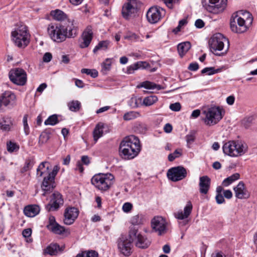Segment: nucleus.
Segmentation results:
<instances>
[{
    "instance_id": "8fccbe9b",
    "label": "nucleus",
    "mask_w": 257,
    "mask_h": 257,
    "mask_svg": "<svg viewBox=\"0 0 257 257\" xmlns=\"http://www.w3.org/2000/svg\"><path fill=\"white\" fill-rule=\"evenodd\" d=\"M7 150L9 152H13L19 150V146L15 143L9 141L7 143Z\"/></svg>"
},
{
    "instance_id": "7ed1b4c3",
    "label": "nucleus",
    "mask_w": 257,
    "mask_h": 257,
    "mask_svg": "<svg viewBox=\"0 0 257 257\" xmlns=\"http://www.w3.org/2000/svg\"><path fill=\"white\" fill-rule=\"evenodd\" d=\"M11 36L12 41L19 48H25L29 44L30 35L25 25H17Z\"/></svg>"
},
{
    "instance_id": "6e6552de",
    "label": "nucleus",
    "mask_w": 257,
    "mask_h": 257,
    "mask_svg": "<svg viewBox=\"0 0 257 257\" xmlns=\"http://www.w3.org/2000/svg\"><path fill=\"white\" fill-rule=\"evenodd\" d=\"M47 31L50 38L55 42L61 43L66 39L63 24L51 23L49 25Z\"/></svg>"
},
{
    "instance_id": "a18cd8bd",
    "label": "nucleus",
    "mask_w": 257,
    "mask_h": 257,
    "mask_svg": "<svg viewBox=\"0 0 257 257\" xmlns=\"http://www.w3.org/2000/svg\"><path fill=\"white\" fill-rule=\"evenodd\" d=\"M254 118L252 116L244 117L241 121L242 125L246 128H248L253 123Z\"/></svg>"
},
{
    "instance_id": "423d86ee",
    "label": "nucleus",
    "mask_w": 257,
    "mask_h": 257,
    "mask_svg": "<svg viewBox=\"0 0 257 257\" xmlns=\"http://www.w3.org/2000/svg\"><path fill=\"white\" fill-rule=\"evenodd\" d=\"M127 237L132 243L135 242L136 246L141 248H147L151 244V241L144 236L139 231L138 228L134 226H131L129 227Z\"/></svg>"
},
{
    "instance_id": "ddd939ff",
    "label": "nucleus",
    "mask_w": 257,
    "mask_h": 257,
    "mask_svg": "<svg viewBox=\"0 0 257 257\" xmlns=\"http://www.w3.org/2000/svg\"><path fill=\"white\" fill-rule=\"evenodd\" d=\"M49 166V162H42L37 169V175L41 177L43 174H48V175L51 177V179H54L59 168L57 165L55 166L52 171L50 173L48 171Z\"/></svg>"
},
{
    "instance_id": "58836bf2",
    "label": "nucleus",
    "mask_w": 257,
    "mask_h": 257,
    "mask_svg": "<svg viewBox=\"0 0 257 257\" xmlns=\"http://www.w3.org/2000/svg\"><path fill=\"white\" fill-rule=\"evenodd\" d=\"M158 101V97L155 95H150L144 98L143 104L145 106H151Z\"/></svg>"
},
{
    "instance_id": "cd10ccee",
    "label": "nucleus",
    "mask_w": 257,
    "mask_h": 257,
    "mask_svg": "<svg viewBox=\"0 0 257 257\" xmlns=\"http://www.w3.org/2000/svg\"><path fill=\"white\" fill-rule=\"evenodd\" d=\"M51 177L48 175L44 178L41 186L43 190L44 191L43 194L44 196L46 195L47 192L51 191L53 188L54 179H51Z\"/></svg>"
},
{
    "instance_id": "bb28decb",
    "label": "nucleus",
    "mask_w": 257,
    "mask_h": 257,
    "mask_svg": "<svg viewBox=\"0 0 257 257\" xmlns=\"http://www.w3.org/2000/svg\"><path fill=\"white\" fill-rule=\"evenodd\" d=\"M13 126V120L10 117L5 116L0 120V128L3 131H10Z\"/></svg>"
},
{
    "instance_id": "e2e57ef3",
    "label": "nucleus",
    "mask_w": 257,
    "mask_h": 257,
    "mask_svg": "<svg viewBox=\"0 0 257 257\" xmlns=\"http://www.w3.org/2000/svg\"><path fill=\"white\" fill-rule=\"evenodd\" d=\"M167 7L172 9L173 8V4L176 3V0H163Z\"/></svg>"
},
{
    "instance_id": "79ce46f5",
    "label": "nucleus",
    "mask_w": 257,
    "mask_h": 257,
    "mask_svg": "<svg viewBox=\"0 0 257 257\" xmlns=\"http://www.w3.org/2000/svg\"><path fill=\"white\" fill-rule=\"evenodd\" d=\"M196 132L195 131H190L188 135L186 136V140L188 147L189 145L193 143L196 139Z\"/></svg>"
},
{
    "instance_id": "4c0bfd02",
    "label": "nucleus",
    "mask_w": 257,
    "mask_h": 257,
    "mask_svg": "<svg viewBox=\"0 0 257 257\" xmlns=\"http://www.w3.org/2000/svg\"><path fill=\"white\" fill-rule=\"evenodd\" d=\"M240 175L238 173H235L231 176L225 179L222 182V185L227 187L235 181L239 179Z\"/></svg>"
},
{
    "instance_id": "f03ea898",
    "label": "nucleus",
    "mask_w": 257,
    "mask_h": 257,
    "mask_svg": "<svg viewBox=\"0 0 257 257\" xmlns=\"http://www.w3.org/2000/svg\"><path fill=\"white\" fill-rule=\"evenodd\" d=\"M208 43L211 52L217 56L225 55L229 49V41L221 33L214 34Z\"/></svg>"
},
{
    "instance_id": "680f3d73",
    "label": "nucleus",
    "mask_w": 257,
    "mask_h": 257,
    "mask_svg": "<svg viewBox=\"0 0 257 257\" xmlns=\"http://www.w3.org/2000/svg\"><path fill=\"white\" fill-rule=\"evenodd\" d=\"M52 58V54L49 52L45 53L43 57V60L45 62H49Z\"/></svg>"
},
{
    "instance_id": "2f4dec72",
    "label": "nucleus",
    "mask_w": 257,
    "mask_h": 257,
    "mask_svg": "<svg viewBox=\"0 0 257 257\" xmlns=\"http://www.w3.org/2000/svg\"><path fill=\"white\" fill-rule=\"evenodd\" d=\"M104 124L102 122H99L95 126L93 132V138L95 142H96L99 138L103 134Z\"/></svg>"
},
{
    "instance_id": "4d7b16f0",
    "label": "nucleus",
    "mask_w": 257,
    "mask_h": 257,
    "mask_svg": "<svg viewBox=\"0 0 257 257\" xmlns=\"http://www.w3.org/2000/svg\"><path fill=\"white\" fill-rule=\"evenodd\" d=\"M187 23V20L185 19H183L181 20H180L179 22V25L178 26H177V27H176V29H175L174 30V32L175 33H177V32H178L179 31H180V29H181V28L185 25Z\"/></svg>"
},
{
    "instance_id": "f257e3e1",
    "label": "nucleus",
    "mask_w": 257,
    "mask_h": 257,
    "mask_svg": "<svg viewBox=\"0 0 257 257\" xmlns=\"http://www.w3.org/2000/svg\"><path fill=\"white\" fill-rule=\"evenodd\" d=\"M140 151V140L134 135L125 137L120 144L119 154L124 159H134L138 155Z\"/></svg>"
},
{
    "instance_id": "bf43d9fd",
    "label": "nucleus",
    "mask_w": 257,
    "mask_h": 257,
    "mask_svg": "<svg viewBox=\"0 0 257 257\" xmlns=\"http://www.w3.org/2000/svg\"><path fill=\"white\" fill-rule=\"evenodd\" d=\"M133 208V205L131 203L126 202L122 206V210L126 213L130 212Z\"/></svg>"
},
{
    "instance_id": "603ef678",
    "label": "nucleus",
    "mask_w": 257,
    "mask_h": 257,
    "mask_svg": "<svg viewBox=\"0 0 257 257\" xmlns=\"http://www.w3.org/2000/svg\"><path fill=\"white\" fill-rule=\"evenodd\" d=\"M24 125V130L26 135H28L30 133V129L28 124V115L25 114L23 119Z\"/></svg>"
},
{
    "instance_id": "0eeeda50",
    "label": "nucleus",
    "mask_w": 257,
    "mask_h": 257,
    "mask_svg": "<svg viewBox=\"0 0 257 257\" xmlns=\"http://www.w3.org/2000/svg\"><path fill=\"white\" fill-rule=\"evenodd\" d=\"M205 117L203 120L207 125L211 126L217 123L222 118V109L219 106H213L203 111Z\"/></svg>"
},
{
    "instance_id": "49530a36",
    "label": "nucleus",
    "mask_w": 257,
    "mask_h": 257,
    "mask_svg": "<svg viewBox=\"0 0 257 257\" xmlns=\"http://www.w3.org/2000/svg\"><path fill=\"white\" fill-rule=\"evenodd\" d=\"M142 99L140 98H137L136 97H133L131 98L129 101V105L132 108H136L139 106V105L141 103Z\"/></svg>"
},
{
    "instance_id": "a211bd4d",
    "label": "nucleus",
    "mask_w": 257,
    "mask_h": 257,
    "mask_svg": "<svg viewBox=\"0 0 257 257\" xmlns=\"http://www.w3.org/2000/svg\"><path fill=\"white\" fill-rule=\"evenodd\" d=\"M63 204V200L62 195L58 192L54 193L49 203L46 206V208L48 211H55L59 208L60 205Z\"/></svg>"
},
{
    "instance_id": "a878e982",
    "label": "nucleus",
    "mask_w": 257,
    "mask_h": 257,
    "mask_svg": "<svg viewBox=\"0 0 257 257\" xmlns=\"http://www.w3.org/2000/svg\"><path fill=\"white\" fill-rule=\"evenodd\" d=\"M234 150L236 152L235 153L236 157L241 156L247 151L246 144L240 141H234Z\"/></svg>"
},
{
    "instance_id": "69168bd1",
    "label": "nucleus",
    "mask_w": 257,
    "mask_h": 257,
    "mask_svg": "<svg viewBox=\"0 0 257 257\" xmlns=\"http://www.w3.org/2000/svg\"><path fill=\"white\" fill-rule=\"evenodd\" d=\"M223 196L226 199H229L232 197V193L230 190H224Z\"/></svg>"
},
{
    "instance_id": "2eb2a0df",
    "label": "nucleus",
    "mask_w": 257,
    "mask_h": 257,
    "mask_svg": "<svg viewBox=\"0 0 257 257\" xmlns=\"http://www.w3.org/2000/svg\"><path fill=\"white\" fill-rule=\"evenodd\" d=\"M227 0H209L206 10L210 13L217 14L222 12L227 5Z\"/></svg>"
},
{
    "instance_id": "c03bdc74",
    "label": "nucleus",
    "mask_w": 257,
    "mask_h": 257,
    "mask_svg": "<svg viewBox=\"0 0 257 257\" xmlns=\"http://www.w3.org/2000/svg\"><path fill=\"white\" fill-rule=\"evenodd\" d=\"M221 71V68L215 69L214 67H206L201 71V73H207V75H210L215 73H219Z\"/></svg>"
},
{
    "instance_id": "c756f323",
    "label": "nucleus",
    "mask_w": 257,
    "mask_h": 257,
    "mask_svg": "<svg viewBox=\"0 0 257 257\" xmlns=\"http://www.w3.org/2000/svg\"><path fill=\"white\" fill-rule=\"evenodd\" d=\"M40 212V208L38 205H31L25 207L24 210V214L30 217H33L37 215Z\"/></svg>"
},
{
    "instance_id": "f8f14e48",
    "label": "nucleus",
    "mask_w": 257,
    "mask_h": 257,
    "mask_svg": "<svg viewBox=\"0 0 257 257\" xmlns=\"http://www.w3.org/2000/svg\"><path fill=\"white\" fill-rule=\"evenodd\" d=\"M186 176V170L182 166L172 168L167 172L168 179L173 182H177L183 180Z\"/></svg>"
},
{
    "instance_id": "5fc2aeb1",
    "label": "nucleus",
    "mask_w": 257,
    "mask_h": 257,
    "mask_svg": "<svg viewBox=\"0 0 257 257\" xmlns=\"http://www.w3.org/2000/svg\"><path fill=\"white\" fill-rule=\"evenodd\" d=\"M181 155V150L179 151L176 150L173 153L170 154L168 156L169 161H173L174 159H176Z\"/></svg>"
},
{
    "instance_id": "473e14b6",
    "label": "nucleus",
    "mask_w": 257,
    "mask_h": 257,
    "mask_svg": "<svg viewBox=\"0 0 257 257\" xmlns=\"http://www.w3.org/2000/svg\"><path fill=\"white\" fill-rule=\"evenodd\" d=\"M146 220L145 216L141 214H138L132 216L130 220L132 226L141 225L145 223Z\"/></svg>"
},
{
    "instance_id": "1a4fd4ad",
    "label": "nucleus",
    "mask_w": 257,
    "mask_h": 257,
    "mask_svg": "<svg viewBox=\"0 0 257 257\" xmlns=\"http://www.w3.org/2000/svg\"><path fill=\"white\" fill-rule=\"evenodd\" d=\"M9 76L11 81L17 85L23 86L27 81L26 72L22 68H18L11 70Z\"/></svg>"
},
{
    "instance_id": "72a5a7b5",
    "label": "nucleus",
    "mask_w": 257,
    "mask_h": 257,
    "mask_svg": "<svg viewBox=\"0 0 257 257\" xmlns=\"http://www.w3.org/2000/svg\"><path fill=\"white\" fill-rule=\"evenodd\" d=\"M191 46V43L188 41L180 43L178 45V51L179 55L182 57L190 49Z\"/></svg>"
},
{
    "instance_id": "b1692460",
    "label": "nucleus",
    "mask_w": 257,
    "mask_h": 257,
    "mask_svg": "<svg viewBox=\"0 0 257 257\" xmlns=\"http://www.w3.org/2000/svg\"><path fill=\"white\" fill-rule=\"evenodd\" d=\"M64 247V245L60 246L59 245L56 243H52L44 249V253L45 254L55 255L62 252Z\"/></svg>"
},
{
    "instance_id": "3c124183",
    "label": "nucleus",
    "mask_w": 257,
    "mask_h": 257,
    "mask_svg": "<svg viewBox=\"0 0 257 257\" xmlns=\"http://www.w3.org/2000/svg\"><path fill=\"white\" fill-rule=\"evenodd\" d=\"M111 62L110 59H106L102 64V71L104 73H106L107 71H109L111 68Z\"/></svg>"
},
{
    "instance_id": "864d4df0",
    "label": "nucleus",
    "mask_w": 257,
    "mask_h": 257,
    "mask_svg": "<svg viewBox=\"0 0 257 257\" xmlns=\"http://www.w3.org/2000/svg\"><path fill=\"white\" fill-rule=\"evenodd\" d=\"M125 39H128L131 41H137L139 40V37L135 33H128L125 36Z\"/></svg>"
},
{
    "instance_id": "ea45409f",
    "label": "nucleus",
    "mask_w": 257,
    "mask_h": 257,
    "mask_svg": "<svg viewBox=\"0 0 257 257\" xmlns=\"http://www.w3.org/2000/svg\"><path fill=\"white\" fill-rule=\"evenodd\" d=\"M69 109L72 111H78L81 107V103L78 100H72L68 103Z\"/></svg>"
},
{
    "instance_id": "c85d7f7f",
    "label": "nucleus",
    "mask_w": 257,
    "mask_h": 257,
    "mask_svg": "<svg viewBox=\"0 0 257 257\" xmlns=\"http://www.w3.org/2000/svg\"><path fill=\"white\" fill-rule=\"evenodd\" d=\"M234 141H228L225 143L222 147L224 154L232 157H236V153L234 149Z\"/></svg>"
},
{
    "instance_id": "f704fd0d",
    "label": "nucleus",
    "mask_w": 257,
    "mask_h": 257,
    "mask_svg": "<svg viewBox=\"0 0 257 257\" xmlns=\"http://www.w3.org/2000/svg\"><path fill=\"white\" fill-rule=\"evenodd\" d=\"M51 15L55 20L59 21H64L67 18L66 15L63 12L59 10L52 11L51 12Z\"/></svg>"
},
{
    "instance_id": "13d9d810",
    "label": "nucleus",
    "mask_w": 257,
    "mask_h": 257,
    "mask_svg": "<svg viewBox=\"0 0 257 257\" xmlns=\"http://www.w3.org/2000/svg\"><path fill=\"white\" fill-rule=\"evenodd\" d=\"M89 163V162H78L77 164L76 170L79 171L80 173H82L83 172V164L88 165Z\"/></svg>"
},
{
    "instance_id": "a19ab883",
    "label": "nucleus",
    "mask_w": 257,
    "mask_h": 257,
    "mask_svg": "<svg viewBox=\"0 0 257 257\" xmlns=\"http://www.w3.org/2000/svg\"><path fill=\"white\" fill-rule=\"evenodd\" d=\"M140 116L139 112L137 111H131L124 113L123 118L125 120H130L137 118Z\"/></svg>"
},
{
    "instance_id": "393cba45",
    "label": "nucleus",
    "mask_w": 257,
    "mask_h": 257,
    "mask_svg": "<svg viewBox=\"0 0 257 257\" xmlns=\"http://www.w3.org/2000/svg\"><path fill=\"white\" fill-rule=\"evenodd\" d=\"M192 204L190 201H188L184 208L183 211L181 210L174 213L175 217L178 219L187 218L191 214L192 210Z\"/></svg>"
},
{
    "instance_id": "39448f33",
    "label": "nucleus",
    "mask_w": 257,
    "mask_h": 257,
    "mask_svg": "<svg viewBox=\"0 0 257 257\" xmlns=\"http://www.w3.org/2000/svg\"><path fill=\"white\" fill-rule=\"evenodd\" d=\"M91 183L101 191H106L113 185L114 177L111 174H98L91 179Z\"/></svg>"
},
{
    "instance_id": "412c9836",
    "label": "nucleus",
    "mask_w": 257,
    "mask_h": 257,
    "mask_svg": "<svg viewBox=\"0 0 257 257\" xmlns=\"http://www.w3.org/2000/svg\"><path fill=\"white\" fill-rule=\"evenodd\" d=\"M16 100L15 94L10 91H5L0 98V102L5 106L13 105Z\"/></svg>"
},
{
    "instance_id": "f3484780",
    "label": "nucleus",
    "mask_w": 257,
    "mask_h": 257,
    "mask_svg": "<svg viewBox=\"0 0 257 257\" xmlns=\"http://www.w3.org/2000/svg\"><path fill=\"white\" fill-rule=\"evenodd\" d=\"M138 12V9L136 4L132 2H128L122 7V15L126 20H130L136 17Z\"/></svg>"
},
{
    "instance_id": "0e129e2a",
    "label": "nucleus",
    "mask_w": 257,
    "mask_h": 257,
    "mask_svg": "<svg viewBox=\"0 0 257 257\" xmlns=\"http://www.w3.org/2000/svg\"><path fill=\"white\" fill-rule=\"evenodd\" d=\"M57 223L56 222L55 218L53 216H50L49 218V224L47 225V227L48 228L54 225V224H57Z\"/></svg>"
},
{
    "instance_id": "6ab92c4d",
    "label": "nucleus",
    "mask_w": 257,
    "mask_h": 257,
    "mask_svg": "<svg viewBox=\"0 0 257 257\" xmlns=\"http://www.w3.org/2000/svg\"><path fill=\"white\" fill-rule=\"evenodd\" d=\"M93 32L91 26H88L83 31L80 39L79 47L85 48L89 46L93 38Z\"/></svg>"
},
{
    "instance_id": "dca6fc26",
    "label": "nucleus",
    "mask_w": 257,
    "mask_h": 257,
    "mask_svg": "<svg viewBox=\"0 0 257 257\" xmlns=\"http://www.w3.org/2000/svg\"><path fill=\"white\" fill-rule=\"evenodd\" d=\"M63 29L66 38H74L77 35V27L73 20H67V22L63 24Z\"/></svg>"
},
{
    "instance_id": "9d476101",
    "label": "nucleus",
    "mask_w": 257,
    "mask_h": 257,
    "mask_svg": "<svg viewBox=\"0 0 257 257\" xmlns=\"http://www.w3.org/2000/svg\"><path fill=\"white\" fill-rule=\"evenodd\" d=\"M166 15L165 9L158 6L150 8L147 13L148 21L151 24H155L161 20Z\"/></svg>"
},
{
    "instance_id": "4be33fe9",
    "label": "nucleus",
    "mask_w": 257,
    "mask_h": 257,
    "mask_svg": "<svg viewBox=\"0 0 257 257\" xmlns=\"http://www.w3.org/2000/svg\"><path fill=\"white\" fill-rule=\"evenodd\" d=\"M233 190L235 192V197L238 199H245L249 196L245 187L244 184L242 181L239 182L237 185L234 187Z\"/></svg>"
},
{
    "instance_id": "5701e85b",
    "label": "nucleus",
    "mask_w": 257,
    "mask_h": 257,
    "mask_svg": "<svg viewBox=\"0 0 257 257\" xmlns=\"http://www.w3.org/2000/svg\"><path fill=\"white\" fill-rule=\"evenodd\" d=\"M211 180L207 176H203L199 178V192L201 194H206L210 188Z\"/></svg>"
},
{
    "instance_id": "37998d69",
    "label": "nucleus",
    "mask_w": 257,
    "mask_h": 257,
    "mask_svg": "<svg viewBox=\"0 0 257 257\" xmlns=\"http://www.w3.org/2000/svg\"><path fill=\"white\" fill-rule=\"evenodd\" d=\"M59 122L58 117L56 114H53L50 116L44 122L45 125H54Z\"/></svg>"
},
{
    "instance_id": "de8ad7c7",
    "label": "nucleus",
    "mask_w": 257,
    "mask_h": 257,
    "mask_svg": "<svg viewBox=\"0 0 257 257\" xmlns=\"http://www.w3.org/2000/svg\"><path fill=\"white\" fill-rule=\"evenodd\" d=\"M81 72L83 74L89 75L93 78H96L98 76V72L95 69L83 68L81 70Z\"/></svg>"
},
{
    "instance_id": "338daca9",
    "label": "nucleus",
    "mask_w": 257,
    "mask_h": 257,
    "mask_svg": "<svg viewBox=\"0 0 257 257\" xmlns=\"http://www.w3.org/2000/svg\"><path fill=\"white\" fill-rule=\"evenodd\" d=\"M198 68L199 65L197 63H191L188 67V69L191 71H196Z\"/></svg>"
},
{
    "instance_id": "20e7f679",
    "label": "nucleus",
    "mask_w": 257,
    "mask_h": 257,
    "mask_svg": "<svg viewBox=\"0 0 257 257\" xmlns=\"http://www.w3.org/2000/svg\"><path fill=\"white\" fill-rule=\"evenodd\" d=\"M243 16L246 18V21L251 24L252 22V18L250 13L247 11H240L237 13L235 16H232L230 20V28L232 31L242 33L245 32L247 27L245 24V21Z\"/></svg>"
},
{
    "instance_id": "774afa93",
    "label": "nucleus",
    "mask_w": 257,
    "mask_h": 257,
    "mask_svg": "<svg viewBox=\"0 0 257 257\" xmlns=\"http://www.w3.org/2000/svg\"><path fill=\"white\" fill-rule=\"evenodd\" d=\"M98 255L97 252L94 250H90L86 251V257H98Z\"/></svg>"
},
{
    "instance_id": "052dcab7",
    "label": "nucleus",
    "mask_w": 257,
    "mask_h": 257,
    "mask_svg": "<svg viewBox=\"0 0 257 257\" xmlns=\"http://www.w3.org/2000/svg\"><path fill=\"white\" fill-rule=\"evenodd\" d=\"M224 196L222 195V194H216L215 197V199L217 203L220 204L224 203L225 202V200L224 199Z\"/></svg>"
},
{
    "instance_id": "aec40b11",
    "label": "nucleus",
    "mask_w": 257,
    "mask_h": 257,
    "mask_svg": "<svg viewBox=\"0 0 257 257\" xmlns=\"http://www.w3.org/2000/svg\"><path fill=\"white\" fill-rule=\"evenodd\" d=\"M79 211L75 207H71L65 210L64 213V223L66 225H71L78 216Z\"/></svg>"
},
{
    "instance_id": "7c9ffc66",
    "label": "nucleus",
    "mask_w": 257,
    "mask_h": 257,
    "mask_svg": "<svg viewBox=\"0 0 257 257\" xmlns=\"http://www.w3.org/2000/svg\"><path fill=\"white\" fill-rule=\"evenodd\" d=\"M149 66V64L145 61H139L138 62L130 66L127 68L126 73L127 74H132L134 73L135 70H137L139 69L142 68L145 69Z\"/></svg>"
},
{
    "instance_id": "4468645a",
    "label": "nucleus",
    "mask_w": 257,
    "mask_h": 257,
    "mask_svg": "<svg viewBox=\"0 0 257 257\" xmlns=\"http://www.w3.org/2000/svg\"><path fill=\"white\" fill-rule=\"evenodd\" d=\"M152 227L155 232L161 235L166 232L167 222L165 219L161 216L155 217L151 221Z\"/></svg>"
},
{
    "instance_id": "6e6d98bb",
    "label": "nucleus",
    "mask_w": 257,
    "mask_h": 257,
    "mask_svg": "<svg viewBox=\"0 0 257 257\" xmlns=\"http://www.w3.org/2000/svg\"><path fill=\"white\" fill-rule=\"evenodd\" d=\"M169 108L172 111H178L181 109V105L179 102H176L171 104L170 105Z\"/></svg>"
},
{
    "instance_id": "9b49d317",
    "label": "nucleus",
    "mask_w": 257,
    "mask_h": 257,
    "mask_svg": "<svg viewBox=\"0 0 257 257\" xmlns=\"http://www.w3.org/2000/svg\"><path fill=\"white\" fill-rule=\"evenodd\" d=\"M119 251L125 256H129L132 253L133 244L127 236H121L117 240Z\"/></svg>"
},
{
    "instance_id": "09e8293b",
    "label": "nucleus",
    "mask_w": 257,
    "mask_h": 257,
    "mask_svg": "<svg viewBox=\"0 0 257 257\" xmlns=\"http://www.w3.org/2000/svg\"><path fill=\"white\" fill-rule=\"evenodd\" d=\"M109 44V42L107 41H104L100 42L97 46L95 47L93 49V52L95 53L98 50L102 49L105 50L107 48V46Z\"/></svg>"
},
{
    "instance_id": "c9c22d12",
    "label": "nucleus",
    "mask_w": 257,
    "mask_h": 257,
    "mask_svg": "<svg viewBox=\"0 0 257 257\" xmlns=\"http://www.w3.org/2000/svg\"><path fill=\"white\" fill-rule=\"evenodd\" d=\"M48 229L54 233L59 235L62 234L65 232H67V230L64 227L60 225L58 223L54 224V225L48 228Z\"/></svg>"
},
{
    "instance_id": "e433bc0d",
    "label": "nucleus",
    "mask_w": 257,
    "mask_h": 257,
    "mask_svg": "<svg viewBox=\"0 0 257 257\" xmlns=\"http://www.w3.org/2000/svg\"><path fill=\"white\" fill-rule=\"evenodd\" d=\"M141 87L149 89H157V90H160L163 88L161 85L148 81L142 82L141 84Z\"/></svg>"
}]
</instances>
